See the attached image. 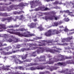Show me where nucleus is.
Returning a JSON list of instances; mask_svg holds the SVG:
<instances>
[{"label": "nucleus", "mask_w": 74, "mask_h": 74, "mask_svg": "<svg viewBox=\"0 0 74 74\" xmlns=\"http://www.w3.org/2000/svg\"><path fill=\"white\" fill-rule=\"evenodd\" d=\"M35 2L36 3V4H39L40 5H42V4H41V2L39 1V0L38 1L36 0L35 1Z\"/></svg>", "instance_id": "20"}, {"label": "nucleus", "mask_w": 74, "mask_h": 74, "mask_svg": "<svg viewBox=\"0 0 74 74\" xmlns=\"http://www.w3.org/2000/svg\"><path fill=\"white\" fill-rule=\"evenodd\" d=\"M2 29H7L6 25H5V24H1V25H0V29L1 30V31H0L1 32L3 31Z\"/></svg>", "instance_id": "10"}, {"label": "nucleus", "mask_w": 74, "mask_h": 74, "mask_svg": "<svg viewBox=\"0 0 74 74\" xmlns=\"http://www.w3.org/2000/svg\"><path fill=\"white\" fill-rule=\"evenodd\" d=\"M64 12L65 13H67V14H69L70 13V11H69V10H67L66 11H64Z\"/></svg>", "instance_id": "38"}, {"label": "nucleus", "mask_w": 74, "mask_h": 74, "mask_svg": "<svg viewBox=\"0 0 74 74\" xmlns=\"http://www.w3.org/2000/svg\"><path fill=\"white\" fill-rule=\"evenodd\" d=\"M53 17L55 18V19L56 21H57L58 19H59V17H56L55 16H53Z\"/></svg>", "instance_id": "28"}, {"label": "nucleus", "mask_w": 74, "mask_h": 74, "mask_svg": "<svg viewBox=\"0 0 74 74\" xmlns=\"http://www.w3.org/2000/svg\"><path fill=\"white\" fill-rule=\"evenodd\" d=\"M47 67L48 68H47V69L50 70L51 71H53V69H51V68H50V67H49V66H48Z\"/></svg>", "instance_id": "35"}, {"label": "nucleus", "mask_w": 74, "mask_h": 74, "mask_svg": "<svg viewBox=\"0 0 74 74\" xmlns=\"http://www.w3.org/2000/svg\"><path fill=\"white\" fill-rule=\"evenodd\" d=\"M7 44H4L3 45V46H7Z\"/></svg>", "instance_id": "63"}, {"label": "nucleus", "mask_w": 74, "mask_h": 74, "mask_svg": "<svg viewBox=\"0 0 74 74\" xmlns=\"http://www.w3.org/2000/svg\"><path fill=\"white\" fill-rule=\"evenodd\" d=\"M64 20L65 22H69L70 21V20L69 19V18H64Z\"/></svg>", "instance_id": "27"}, {"label": "nucleus", "mask_w": 74, "mask_h": 74, "mask_svg": "<svg viewBox=\"0 0 74 74\" xmlns=\"http://www.w3.org/2000/svg\"><path fill=\"white\" fill-rule=\"evenodd\" d=\"M58 40L55 41H53V40H43V42H44V43H40V44L38 45V46H43L44 45L45 46H48V45H52V42L53 43H55V42H57L58 43Z\"/></svg>", "instance_id": "1"}, {"label": "nucleus", "mask_w": 74, "mask_h": 74, "mask_svg": "<svg viewBox=\"0 0 74 74\" xmlns=\"http://www.w3.org/2000/svg\"><path fill=\"white\" fill-rule=\"evenodd\" d=\"M3 0L5 1H6V0H0V1H3ZM18 0H10V1H17Z\"/></svg>", "instance_id": "39"}, {"label": "nucleus", "mask_w": 74, "mask_h": 74, "mask_svg": "<svg viewBox=\"0 0 74 74\" xmlns=\"http://www.w3.org/2000/svg\"><path fill=\"white\" fill-rule=\"evenodd\" d=\"M17 5H12L10 6V8H13V7H17Z\"/></svg>", "instance_id": "30"}, {"label": "nucleus", "mask_w": 74, "mask_h": 74, "mask_svg": "<svg viewBox=\"0 0 74 74\" xmlns=\"http://www.w3.org/2000/svg\"><path fill=\"white\" fill-rule=\"evenodd\" d=\"M39 74H44V72H40Z\"/></svg>", "instance_id": "59"}, {"label": "nucleus", "mask_w": 74, "mask_h": 74, "mask_svg": "<svg viewBox=\"0 0 74 74\" xmlns=\"http://www.w3.org/2000/svg\"><path fill=\"white\" fill-rule=\"evenodd\" d=\"M11 4V3L10 2L9 4H8L7 3H6L5 4V5H10Z\"/></svg>", "instance_id": "57"}, {"label": "nucleus", "mask_w": 74, "mask_h": 74, "mask_svg": "<svg viewBox=\"0 0 74 74\" xmlns=\"http://www.w3.org/2000/svg\"><path fill=\"white\" fill-rule=\"evenodd\" d=\"M17 5V7H21L25 6V5L22 2L20 3L18 5Z\"/></svg>", "instance_id": "14"}, {"label": "nucleus", "mask_w": 74, "mask_h": 74, "mask_svg": "<svg viewBox=\"0 0 74 74\" xmlns=\"http://www.w3.org/2000/svg\"><path fill=\"white\" fill-rule=\"evenodd\" d=\"M54 3L55 4H58L59 2L58 1H56Z\"/></svg>", "instance_id": "45"}, {"label": "nucleus", "mask_w": 74, "mask_h": 74, "mask_svg": "<svg viewBox=\"0 0 74 74\" xmlns=\"http://www.w3.org/2000/svg\"><path fill=\"white\" fill-rule=\"evenodd\" d=\"M34 1H32L30 3L31 5H33V4H34Z\"/></svg>", "instance_id": "43"}, {"label": "nucleus", "mask_w": 74, "mask_h": 74, "mask_svg": "<svg viewBox=\"0 0 74 74\" xmlns=\"http://www.w3.org/2000/svg\"><path fill=\"white\" fill-rule=\"evenodd\" d=\"M42 36H40V37H37L36 38H35V40H39L40 39H42Z\"/></svg>", "instance_id": "32"}, {"label": "nucleus", "mask_w": 74, "mask_h": 74, "mask_svg": "<svg viewBox=\"0 0 74 74\" xmlns=\"http://www.w3.org/2000/svg\"><path fill=\"white\" fill-rule=\"evenodd\" d=\"M9 27L10 28H13L14 27V26L12 25H10V26H9Z\"/></svg>", "instance_id": "56"}, {"label": "nucleus", "mask_w": 74, "mask_h": 74, "mask_svg": "<svg viewBox=\"0 0 74 74\" xmlns=\"http://www.w3.org/2000/svg\"><path fill=\"white\" fill-rule=\"evenodd\" d=\"M63 17H67V15L66 14H65L63 15Z\"/></svg>", "instance_id": "47"}, {"label": "nucleus", "mask_w": 74, "mask_h": 74, "mask_svg": "<svg viewBox=\"0 0 74 74\" xmlns=\"http://www.w3.org/2000/svg\"><path fill=\"white\" fill-rule=\"evenodd\" d=\"M14 62H15L16 63V64H18V62H19V64H21V63H23V62L21 61V60H19L18 59H14Z\"/></svg>", "instance_id": "12"}, {"label": "nucleus", "mask_w": 74, "mask_h": 74, "mask_svg": "<svg viewBox=\"0 0 74 74\" xmlns=\"http://www.w3.org/2000/svg\"><path fill=\"white\" fill-rule=\"evenodd\" d=\"M54 63V61H47L46 63H44V64H53Z\"/></svg>", "instance_id": "16"}, {"label": "nucleus", "mask_w": 74, "mask_h": 74, "mask_svg": "<svg viewBox=\"0 0 74 74\" xmlns=\"http://www.w3.org/2000/svg\"><path fill=\"white\" fill-rule=\"evenodd\" d=\"M22 13H25V12L23 11H20L18 12H17V14H18V15H21V14H22Z\"/></svg>", "instance_id": "24"}, {"label": "nucleus", "mask_w": 74, "mask_h": 74, "mask_svg": "<svg viewBox=\"0 0 74 74\" xmlns=\"http://www.w3.org/2000/svg\"><path fill=\"white\" fill-rule=\"evenodd\" d=\"M2 16H8V14L6 13H4L2 14Z\"/></svg>", "instance_id": "26"}, {"label": "nucleus", "mask_w": 74, "mask_h": 74, "mask_svg": "<svg viewBox=\"0 0 74 74\" xmlns=\"http://www.w3.org/2000/svg\"><path fill=\"white\" fill-rule=\"evenodd\" d=\"M6 20H7V18H3L2 19V21L3 22L5 21H6Z\"/></svg>", "instance_id": "41"}, {"label": "nucleus", "mask_w": 74, "mask_h": 74, "mask_svg": "<svg viewBox=\"0 0 74 74\" xmlns=\"http://www.w3.org/2000/svg\"><path fill=\"white\" fill-rule=\"evenodd\" d=\"M66 64V62H59L57 63V64H54L55 66H62V65H63L64 64Z\"/></svg>", "instance_id": "11"}, {"label": "nucleus", "mask_w": 74, "mask_h": 74, "mask_svg": "<svg viewBox=\"0 0 74 74\" xmlns=\"http://www.w3.org/2000/svg\"><path fill=\"white\" fill-rule=\"evenodd\" d=\"M59 56V58H62L60 59L59 58H55V62H59V61H64V60H65V59L64 58V56H63L60 55Z\"/></svg>", "instance_id": "6"}, {"label": "nucleus", "mask_w": 74, "mask_h": 74, "mask_svg": "<svg viewBox=\"0 0 74 74\" xmlns=\"http://www.w3.org/2000/svg\"><path fill=\"white\" fill-rule=\"evenodd\" d=\"M64 32H67L69 30L67 28V27H65V28L64 29Z\"/></svg>", "instance_id": "40"}, {"label": "nucleus", "mask_w": 74, "mask_h": 74, "mask_svg": "<svg viewBox=\"0 0 74 74\" xmlns=\"http://www.w3.org/2000/svg\"><path fill=\"white\" fill-rule=\"evenodd\" d=\"M45 7L44 6H41L40 7H38V8L36 9V11H38L39 10H41L43 11H47V10H49V9L47 8H45Z\"/></svg>", "instance_id": "5"}, {"label": "nucleus", "mask_w": 74, "mask_h": 74, "mask_svg": "<svg viewBox=\"0 0 74 74\" xmlns=\"http://www.w3.org/2000/svg\"><path fill=\"white\" fill-rule=\"evenodd\" d=\"M49 19H50V20H52L53 19V16H49Z\"/></svg>", "instance_id": "36"}, {"label": "nucleus", "mask_w": 74, "mask_h": 74, "mask_svg": "<svg viewBox=\"0 0 74 74\" xmlns=\"http://www.w3.org/2000/svg\"><path fill=\"white\" fill-rule=\"evenodd\" d=\"M50 52L51 53H55V52H56V50H50Z\"/></svg>", "instance_id": "33"}, {"label": "nucleus", "mask_w": 74, "mask_h": 74, "mask_svg": "<svg viewBox=\"0 0 74 74\" xmlns=\"http://www.w3.org/2000/svg\"><path fill=\"white\" fill-rule=\"evenodd\" d=\"M7 21H8V22H11V21H12V17L11 16L8 17L7 18Z\"/></svg>", "instance_id": "15"}, {"label": "nucleus", "mask_w": 74, "mask_h": 74, "mask_svg": "<svg viewBox=\"0 0 74 74\" xmlns=\"http://www.w3.org/2000/svg\"><path fill=\"white\" fill-rule=\"evenodd\" d=\"M59 45H69V44L66 43H64L63 44H60Z\"/></svg>", "instance_id": "29"}, {"label": "nucleus", "mask_w": 74, "mask_h": 74, "mask_svg": "<svg viewBox=\"0 0 74 74\" xmlns=\"http://www.w3.org/2000/svg\"><path fill=\"white\" fill-rule=\"evenodd\" d=\"M18 50H16L15 51H14L13 49H12V52H8L6 53V54L7 55H10V54H12V53H16L17 52H18Z\"/></svg>", "instance_id": "9"}, {"label": "nucleus", "mask_w": 74, "mask_h": 74, "mask_svg": "<svg viewBox=\"0 0 74 74\" xmlns=\"http://www.w3.org/2000/svg\"><path fill=\"white\" fill-rule=\"evenodd\" d=\"M14 27H19V25H15L14 26Z\"/></svg>", "instance_id": "42"}, {"label": "nucleus", "mask_w": 74, "mask_h": 74, "mask_svg": "<svg viewBox=\"0 0 74 74\" xmlns=\"http://www.w3.org/2000/svg\"><path fill=\"white\" fill-rule=\"evenodd\" d=\"M13 31H15V30H14V29H8L7 32H9L10 34H16V35H18V36H23V35L22 34L20 33V32H14Z\"/></svg>", "instance_id": "4"}, {"label": "nucleus", "mask_w": 74, "mask_h": 74, "mask_svg": "<svg viewBox=\"0 0 74 74\" xmlns=\"http://www.w3.org/2000/svg\"><path fill=\"white\" fill-rule=\"evenodd\" d=\"M42 18L43 19H45V20H46L49 19V16H46L45 18L42 17Z\"/></svg>", "instance_id": "25"}, {"label": "nucleus", "mask_w": 74, "mask_h": 74, "mask_svg": "<svg viewBox=\"0 0 74 74\" xmlns=\"http://www.w3.org/2000/svg\"><path fill=\"white\" fill-rule=\"evenodd\" d=\"M8 48H9V49H12V47L11 46H9Z\"/></svg>", "instance_id": "64"}, {"label": "nucleus", "mask_w": 74, "mask_h": 74, "mask_svg": "<svg viewBox=\"0 0 74 74\" xmlns=\"http://www.w3.org/2000/svg\"><path fill=\"white\" fill-rule=\"evenodd\" d=\"M54 25H55L56 26H58V23H54Z\"/></svg>", "instance_id": "60"}, {"label": "nucleus", "mask_w": 74, "mask_h": 74, "mask_svg": "<svg viewBox=\"0 0 74 74\" xmlns=\"http://www.w3.org/2000/svg\"><path fill=\"white\" fill-rule=\"evenodd\" d=\"M29 59H26L24 61V62H29Z\"/></svg>", "instance_id": "58"}, {"label": "nucleus", "mask_w": 74, "mask_h": 74, "mask_svg": "<svg viewBox=\"0 0 74 74\" xmlns=\"http://www.w3.org/2000/svg\"><path fill=\"white\" fill-rule=\"evenodd\" d=\"M70 57H67V56H66L65 57V58H64V59H70Z\"/></svg>", "instance_id": "50"}, {"label": "nucleus", "mask_w": 74, "mask_h": 74, "mask_svg": "<svg viewBox=\"0 0 74 74\" xmlns=\"http://www.w3.org/2000/svg\"><path fill=\"white\" fill-rule=\"evenodd\" d=\"M44 50L45 49H43V48L41 47H40L39 48L36 50V52L38 53H42L44 52Z\"/></svg>", "instance_id": "8"}, {"label": "nucleus", "mask_w": 74, "mask_h": 74, "mask_svg": "<svg viewBox=\"0 0 74 74\" xmlns=\"http://www.w3.org/2000/svg\"><path fill=\"white\" fill-rule=\"evenodd\" d=\"M74 34V32L70 33H69V35H71V34L72 35V34Z\"/></svg>", "instance_id": "49"}, {"label": "nucleus", "mask_w": 74, "mask_h": 74, "mask_svg": "<svg viewBox=\"0 0 74 74\" xmlns=\"http://www.w3.org/2000/svg\"><path fill=\"white\" fill-rule=\"evenodd\" d=\"M2 70H6V68H5V67L3 66L2 68Z\"/></svg>", "instance_id": "52"}, {"label": "nucleus", "mask_w": 74, "mask_h": 74, "mask_svg": "<svg viewBox=\"0 0 74 74\" xmlns=\"http://www.w3.org/2000/svg\"><path fill=\"white\" fill-rule=\"evenodd\" d=\"M39 64L38 63H30V65L31 66H37V65H38Z\"/></svg>", "instance_id": "18"}, {"label": "nucleus", "mask_w": 74, "mask_h": 74, "mask_svg": "<svg viewBox=\"0 0 74 74\" xmlns=\"http://www.w3.org/2000/svg\"><path fill=\"white\" fill-rule=\"evenodd\" d=\"M11 58H16V57L15 55L12 56Z\"/></svg>", "instance_id": "48"}, {"label": "nucleus", "mask_w": 74, "mask_h": 74, "mask_svg": "<svg viewBox=\"0 0 74 74\" xmlns=\"http://www.w3.org/2000/svg\"><path fill=\"white\" fill-rule=\"evenodd\" d=\"M66 40V38H64L62 39V42H65Z\"/></svg>", "instance_id": "34"}, {"label": "nucleus", "mask_w": 74, "mask_h": 74, "mask_svg": "<svg viewBox=\"0 0 74 74\" xmlns=\"http://www.w3.org/2000/svg\"><path fill=\"white\" fill-rule=\"evenodd\" d=\"M16 31H21V32H24V31H27V29H25L23 28H21L16 30Z\"/></svg>", "instance_id": "13"}, {"label": "nucleus", "mask_w": 74, "mask_h": 74, "mask_svg": "<svg viewBox=\"0 0 74 74\" xmlns=\"http://www.w3.org/2000/svg\"><path fill=\"white\" fill-rule=\"evenodd\" d=\"M63 31V30L61 29H60L59 31L56 30V34H60V33H61V32H62Z\"/></svg>", "instance_id": "17"}, {"label": "nucleus", "mask_w": 74, "mask_h": 74, "mask_svg": "<svg viewBox=\"0 0 74 74\" xmlns=\"http://www.w3.org/2000/svg\"><path fill=\"white\" fill-rule=\"evenodd\" d=\"M32 49H37V47H32Z\"/></svg>", "instance_id": "44"}, {"label": "nucleus", "mask_w": 74, "mask_h": 74, "mask_svg": "<svg viewBox=\"0 0 74 74\" xmlns=\"http://www.w3.org/2000/svg\"><path fill=\"white\" fill-rule=\"evenodd\" d=\"M17 48L18 49L20 48V46L18 45L17 46Z\"/></svg>", "instance_id": "62"}, {"label": "nucleus", "mask_w": 74, "mask_h": 74, "mask_svg": "<svg viewBox=\"0 0 74 74\" xmlns=\"http://www.w3.org/2000/svg\"><path fill=\"white\" fill-rule=\"evenodd\" d=\"M27 57V54H26L24 56L22 57V59H23V60H24V59H26Z\"/></svg>", "instance_id": "23"}, {"label": "nucleus", "mask_w": 74, "mask_h": 74, "mask_svg": "<svg viewBox=\"0 0 74 74\" xmlns=\"http://www.w3.org/2000/svg\"><path fill=\"white\" fill-rule=\"evenodd\" d=\"M14 14H15V15H16V14H17V12H13Z\"/></svg>", "instance_id": "53"}, {"label": "nucleus", "mask_w": 74, "mask_h": 74, "mask_svg": "<svg viewBox=\"0 0 74 74\" xmlns=\"http://www.w3.org/2000/svg\"><path fill=\"white\" fill-rule=\"evenodd\" d=\"M73 12H69V15H70V16H71L73 17L74 16V15L73 14Z\"/></svg>", "instance_id": "31"}, {"label": "nucleus", "mask_w": 74, "mask_h": 74, "mask_svg": "<svg viewBox=\"0 0 74 74\" xmlns=\"http://www.w3.org/2000/svg\"><path fill=\"white\" fill-rule=\"evenodd\" d=\"M39 62H43L44 61V60H39Z\"/></svg>", "instance_id": "55"}, {"label": "nucleus", "mask_w": 74, "mask_h": 74, "mask_svg": "<svg viewBox=\"0 0 74 74\" xmlns=\"http://www.w3.org/2000/svg\"><path fill=\"white\" fill-rule=\"evenodd\" d=\"M3 44H2V43L0 42V47H3Z\"/></svg>", "instance_id": "54"}, {"label": "nucleus", "mask_w": 74, "mask_h": 74, "mask_svg": "<svg viewBox=\"0 0 74 74\" xmlns=\"http://www.w3.org/2000/svg\"><path fill=\"white\" fill-rule=\"evenodd\" d=\"M38 23H31L30 25H29V27H30V28H34L36 27V25Z\"/></svg>", "instance_id": "7"}, {"label": "nucleus", "mask_w": 74, "mask_h": 74, "mask_svg": "<svg viewBox=\"0 0 74 74\" xmlns=\"http://www.w3.org/2000/svg\"><path fill=\"white\" fill-rule=\"evenodd\" d=\"M47 67V66L41 65L40 66H37L36 67H34L32 66L30 68V70H43Z\"/></svg>", "instance_id": "3"}, {"label": "nucleus", "mask_w": 74, "mask_h": 74, "mask_svg": "<svg viewBox=\"0 0 74 74\" xmlns=\"http://www.w3.org/2000/svg\"><path fill=\"white\" fill-rule=\"evenodd\" d=\"M72 39V37L71 38L70 37H68L66 38V41H69V42H71L70 40H71Z\"/></svg>", "instance_id": "19"}, {"label": "nucleus", "mask_w": 74, "mask_h": 74, "mask_svg": "<svg viewBox=\"0 0 74 74\" xmlns=\"http://www.w3.org/2000/svg\"><path fill=\"white\" fill-rule=\"evenodd\" d=\"M58 67H54L53 68L55 69V70H56V69H58Z\"/></svg>", "instance_id": "61"}, {"label": "nucleus", "mask_w": 74, "mask_h": 74, "mask_svg": "<svg viewBox=\"0 0 74 74\" xmlns=\"http://www.w3.org/2000/svg\"><path fill=\"white\" fill-rule=\"evenodd\" d=\"M25 50V48H23L21 49V51H22L23 52V51H24Z\"/></svg>", "instance_id": "46"}, {"label": "nucleus", "mask_w": 74, "mask_h": 74, "mask_svg": "<svg viewBox=\"0 0 74 74\" xmlns=\"http://www.w3.org/2000/svg\"><path fill=\"white\" fill-rule=\"evenodd\" d=\"M35 36V35L33 34H29L27 35V37H32V36Z\"/></svg>", "instance_id": "21"}, {"label": "nucleus", "mask_w": 74, "mask_h": 74, "mask_svg": "<svg viewBox=\"0 0 74 74\" xmlns=\"http://www.w3.org/2000/svg\"><path fill=\"white\" fill-rule=\"evenodd\" d=\"M8 41L9 42H11L13 41V40L11 38H9V40H8Z\"/></svg>", "instance_id": "37"}, {"label": "nucleus", "mask_w": 74, "mask_h": 74, "mask_svg": "<svg viewBox=\"0 0 74 74\" xmlns=\"http://www.w3.org/2000/svg\"><path fill=\"white\" fill-rule=\"evenodd\" d=\"M34 21V22H37V18H36L34 19L33 20Z\"/></svg>", "instance_id": "51"}, {"label": "nucleus", "mask_w": 74, "mask_h": 74, "mask_svg": "<svg viewBox=\"0 0 74 74\" xmlns=\"http://www.w3.org/2000/svg\"><path fill=\"white\" fill-rule=\"evenodd\" d=\"M38 29H39L40 31H42L44 30V28L41 26H39L38 27Z\"/></svg>", "instance_id": "22"}, {"label": "nucleus", "mask_w": 74, "mask_h": 74, "mask_svg": "<svg viewBox=\"0 0 74 74\" xmlns=\"http://www.w3.org/2000/svg\"><path fill=\"white\" fill-rule=\"evenodd\" d=\"M56 29H49L48 30L47 32H46L45 34V35L46 37H50L51 36H52L56 34Z\"/></svg>", "instance_id": "2"}]
</instances>
